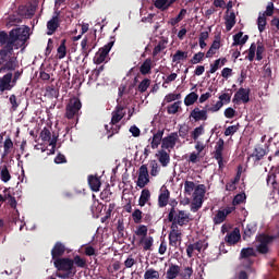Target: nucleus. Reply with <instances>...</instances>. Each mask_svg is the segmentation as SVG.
Instances as JSON below:
<instances>
[{"instance_id": "nucleus-3", "label": "nucleus", "mask_w": 279, "mask_h": 279, "mask_svg": "<svg viewBox=\"0 0 279 279\" xmlns=\"http://www.w3.org/2000/svg\"><path fill=\"white\" fill-rule=\"evenodd\" d=\"M53 266L56 267L57 271H64V274L58 272V278L66 279L73 276V259L69 257H60L54 259Z\"/></svg>"}, {"instance_id": "nucleus-43", "label": "nucleus", "mask_w": 279, "mask_h": 279, "mask_svg": "<svg viewBox=\"0 0 279 279\" xmlns=\"http://www.w3.org/2000/svg\"><path fill=\"white\" fill-rule=\"evenodd\" d=\"M151 86V80L149 78H144L137 86L138 93H146L147 88Z\"/></svg>"}, {"instance_id": "nucleus-28", "label": "nucleus", "mask_w": 279, "mask_h": 279, "mask_svg": "<svg viewBox=\"0 0 279 279\" xmlns=\"http://www.w3.org/2000/svg\"><path fill=\"white\" fill-rule=\"evenodd\" d=\"M0 180L2 182H10V180H12V174H10V170L7 165L0 166Z\"/></svg>"}, {"instance_id": "nucleus-37", "label": "nucleus", "mask_w": 279, "mask_h": 279, "mask_svg": "<svg viewBox=\"0 0 279 279\" xmlns=\"http://www.w3.org/2000/svg\"><path fill=\"white\" fill-rule=\"evenodd\" d=\"M204 204V198L199 196H194L193 202L191 204V210L192 213H197L199 208H202V205Z\"/></svg>"}, {"instance_id": "nucleus-2", "label": "nucleus", "mask_w": 279, "mask_h": 279, "mask_svg": "<svg viewBox=\"0 0 279 279\" xmlns=\"http://www.w3.org/2000/svg\"><path fill=\"white\" fill-rule=\"evenodd\" d=\"M12 32H14L15 36H17L14 41V47L15 49H21V47H24L25 43H27L29 38L27 32L23 28H13L10 31L9 35L3 31L0 32V47H5V45L10 43V39L12 38Z\"/></svg>"}, {"instance_id": "nucleus-15", "label": "nucleus", "mask_w": 279, "mask_h": 279, "mask_svg": "<svg viewBox=\"0 0 279 279\" xmlns=\"http://www.w3.org/2000/svg\"><path fill=\"white\" fill-rule=\"evenodd\" d=\"M40 138H41V141H44V143H49V145L52 147L51 154H54L56 145H58V137L51 138V131H49V129L45 128L40 132Z\"/></svg>"}, {"instance_id": "nucleus-39", "label": "nucleus", "mask_w": 279, "mask_h": 279, "mask_svg": "<svg viewBox=\"0 0 279 279\" xmlns=\"http://www.w3.org/2000/svg\"><path fill=\"white\" fill-rule=\"evenodd\" d=\"M144 279H160V271L154 268H146Z\"/></svg>"}, {"instance_id": "nucleus-10", "label": "nucleus", "mask_w": 279, "mask_h": 279, "mask_svg": "<svg viewBox=\"0 0 279 279\" xmlns=\"http://www.w3.org/2000/svg\"><path fill=\"white\" fill-rule=\"evenodd\" d=\"M208 108L201 109L199 107H195L190 112V119H193L195 123L199 121H208Z\"/></svg>"}, {"instance_id": "nucleus-20", "label": "nucleus", "mask_w": 279, "mask_h": 279, "mask_svg": "<svg viewBox=\"0 0 279 279\" xmlns=\"http://www.w3.org/2000/svg\"><path fill=\"white\" fill-rule=\"evenodd\" d=\"M169 197H171V192H169L167 189L161 190L158 196L159 208H165L169 204Z\"/></svg>"}, {"instance_id": "nucleus-33", "label": "nucleus", "mask_w": 279, "mask_h": 279, "mask_svg": "<svg viewBox=\"0 0 279 279\" xmlns=\"http://www.w3.org/2000/svg\"><path fill=\"white\" fill-rule=\"evenodd\" d=\"M151 197V192H149L148 189H144L141 193L140 199H138V206H145L147 202H149Z\"/></svg>"}, {"instance_id": "nucleus-45", "label": "nucleus", "mask_w": 279, "mask_h": 279, "mask_svg": "<svg viewBox=\"0 0 279 279\" xmlns=\"http://www.w3.org/2000/svg\"><path fill=\"white\" fill-rule=\"evenodd\" d=\"M59 53V60L66 57V39L61 40V45L57 49Z\"/></svg>"}, {"instance_id": "nucleus-36", "label": "nucleus", "mask_w": 279, "mask_h": 279, "mask_svg": "<svg viewBox=\"0 0 279 279\" xmlns=\"http://www.w3.org/2000/svg\"><path fill=\"white\" fill-rule=\"evenodd\" d=\"M81 51H82V56H84V58H87L88 56H90V51H93V48H88V37H85L81 41Z\"/></svg>"}, {"instance_id": "nucleus-30", "label": "nucleus", "mask_w": 279, "mask_h": 279, "mask_svg": "<svg viewBox=\"0 0 279 279\" xmlns=\"http://www.w3.org/2000/svg\"><path fill=\"white\" fill-rule=\"evenodd\" d=\"M226 29L227 32H230L234 25H236V14L234 12H231L227 17H226Z\"/></svg>"}, {"instance_id": "nucleus-12", "label": "nucleus", "mask_w": 279, "mask_h": 279, "mask_svg": "<svg viewBox=\"0 0 279 279\" xmlns=\"http://www.w3.org/2000/svg\"><path fill=\"white\" fill-rule=\"evenodd\" d=\"M14 86L16 85L12 81V72H8L0 77V95H3L5 90H12Z\"/></svg>"}, {"instance_id": "nucleus-52", "label": "nucleus", "mask_w": 279, "mask_h": 279, "mask_svg": "<svg viewBox=\"0 0 279 279\" xmlns=\"http://www.w3.org/2000/svg\"><path fill=\"white\" fill-rule=\"evenodd\" d=\"M239 128H241V125L239 123L236 125L228 126L225 130V136H234V134H236V132H239Z\"/></svg>"}, {"instance_id": "nucleus-25", "label": "nucleus", "mask_w": 279, "mask_h": 279, "mask_svg": "<svg viewBox=\"0 0 279 279\" xmlns=\"http://www.w3.org/2000/svg\"><path fill=\"white\" fill-rule=\"evenodd\" d=\"M256 230H258V227L256 226V223L251 222L246 225V228L244 229V233H243L244 241L246 239H251L252 236H254V234H256Z\"/></svg>"}, {"instance_id": "nucleus-53", "label": "nucleus", "mask_w": 279, "mask_h": 279, "mask_svg": "<svg viewBox=\"0 0 279 279\" xmlns=\"http://www.w3.org/2000/svg\"><path fill=\"white\" fill-rule=\"evenodd\" d=\"M179 276L182 278V279H191V276H193V267H185L183 269V271H180L179 272Z\"/></svg>"}, {"instance_id": "nucleus-19", "label": "nucleus", "mask_w": 279, "mask_h": 279, "mask_svg": "<svg viewBox=\"0 0 279 279\" xmlns=\"http://www.w3.org/2000/svg\"><path fill=\"white\" fill-rule=\"evenodd\" d=\"M162 136H165V130H158L156 133H154L150 142L151 149H158L160 143L162 145Z\"/></svg>"}, {"instance_id": "nucleus-29", "label": "nucleus", "mask_w": 279, "mask_h": 279, "mask_svg": "<svg viewBox=\"0 0 279 279\" xmlns=\"http://www.w3.org/2000/svg\"><path fill=\"white\" fill-rule=\"evenodd\" d=\"M140 244L143 245L144 252H149L151 251V247L154 245V238L153 236L141 238Z\"/></svg>"}, {"instance_id": "nucleus-56", "label": "nucleus", "mask_w": 279, "mask_h": 279, "mask_svg": "<svg viewBox=\"0 0 279 279\" xmlns=\"http://www.w3.org/2000/svg\"><path fill=\"white\" fill-rule=\"evenodd\" d=\"M135 234L136 236H142V239H145L147 236V226H138L137 230L135 231Z\"/></svg>"}, {"instance_id": "nucleus-48", "label": "nucleus", "mask_w": 279, "mask_h": 279, "mask_svg": "<svg viewBox=\"0 0 279 279\" xmlns=\"http://www.w3.org/2000/svg\"><path fill=\"white\" fill-rule=\"evenodd\" d=\"M168 3H169V0H156L155 8H157V10H161V12H165L169 10Z\"/></svg>"}, {"instance_id": "nucleus-50", "label": "nucleus", "mask_w": 279, "mask_h": 279, "mask_svg": "<svg viewBox=\"0 0 279 279\" xmlns=\"http://www.w3.org/2000/svg\"><path fill=\"white\" fill-rule=\"evenodd\" d=\"M193 191H195V182L185 181L184 182V194L185 195H192Z\"/></svg>"}, {"instance_id": "nucleus-6", "label": "nucleus", "mask_w": 279, "mask_h": 279, "mask_svg": "<svg viewBox=\"0 0 279 279\" xmlns=\"http://www.w3.org/2000/svg\"><path fill=\"white\" fill-rule=\"evenodd\" d=\"M80 110H82V101L80 98L70 99L69 104L65 107V119H75L77 114H80Z\"/></svg>"}, {"instance_id": "nucleus-31", "label": "nucleus", "mask_w": 279, "mask_h": 279, "mask_svg": "<svg viewBox=\"0 0 279 279\" xmlns=\"http://www.w3.org/2000/svg\"><path fill=\"white\" fill-rule=\"evenodd\" d=\"M256 241L257 243H259V245L269 246V243L274 242V236L260 233L259 235L256 236Z\"/></svg>"}, {"instance_id": "nucleus-49", "label": "nucleus", "mask_w": 279, "mask_h": 279, "mask_svg": "<svg viewBox=\"0 0 279 279\" xmlns=\"http://www.w3.org/2000/svg\"><path fill=\"white\" fill-rule=\"evenodd\" d=\"M180 104H182V101H175L172 105L168 106L167 107L168 114H178L180 110Z\"/></svg>"}, {"instance_id": "nucleus-14", "label": "nucleus", "mask_w": 279, "mask_h": 279, "mask_svg": "<svg viewBox=\"0 0 279 279\" xmlns=\"http://www.w3.org/2000/svg\"><path fill=\"white\" fill-rule=\"evenodd\" d=\"M178 132L170 133L168 136L162 138L161 149H173L178 143Z\"/></svg>"}, {"instance_id": "nucleus-57", "label": "nucleus", "mask_w": 279, "mask_h": 279, "mask_svg": "<svg viewBox=\"0 0 279 279\" xmlns=\"http://www.w3.org/2000/svg\"><path fill=\"white\" fill-rule=\"evenodd\" d=\"M204 56H206L204 52H197L193 56L191 59V64H199L204 60Z\"/></svg>"}, {"instance_id": "nucleus-5", "label": "nucleus", "mask_w": 279, "mask_h": 279, "mask_svg": "<svg viewBox=\"0 0 279 279\" xmlns=\"http://www.w3.org/2000/svg\"><path fill=\"white\" fill-rule=\"evenodd\" d=\"M112 47H114V37H110V41L104 47L99 48L94 57V64H104V61L106 58H108Z\"/></svg>"}, {"instance_id": "nucleus-23", "label": "nucleus", "mask_w": 279, "mask_h": 279, "mask_svg": "<svg viewBox=\"0 0 279 279\" xmlns=\"http://www.w3.org/2000/svg\"><path fill=\"white\" fill-rule=\"evenodd\" d=\"M247 40H250V36L248 35L243 36V32H239L238 34L233 35L232 47H239V45L243 47V45H245Z\"/></svg>"}, {"instance_id": "nucleus-18", "label": "nucleus", "mask_w": 279, "mask_h": 279, "mask_svg": "<svg viewBox=\"0 0 279 279\" xmlns=\"http://www.w3.org/2000/svg\"><path fill=\"white\" fill-rule=\"evenodd\" d=\"M225 241L229 245H236V243L241 241V232L239 229H234L231 233L227 234Z\"/></svg>"}, {"instance_id": "nucleus-64", "label": "nucleus", "mask_w": 279, "mask_h": 279, "mask_svg": "<svg viewBox=\"0 0 279 279\" xmlns=\"http://www.w3.org/2000/svg\"><path fill=\"white\" fill-rule=\"evenodd\" d=\"M270 25H271L274 32H279V19L278 17H274L270 22Z\"/></svg>"}, {"instance_id": "nucleus-51", "label": "nucleus", "mask_w": 279, "mask_h": 279, "mask_svg": "<svg viewBox=\"0 0 279 279\" xmlns=\"http://www.w3.org/2000/svg\"><path fill=\"white\" fill-rule=\"evenodd\" d=\"M205 195H206V185H204V184H198V185L195 187L194 197H195V196H198V197L204 198Z\"/></svg>"}, {"instance_id": "nucleus-4", "label": "nucleus", "mask_w": 279, "mask_h": 279, "mask_svg": "<svg viewBox=\"0 0 279 279\" xmlns=\"http://www.w3.org/2000/svg\"><path fill=\"white\" fill-rule=\"evenodd\" d=\"M168 221L171 223L170 228L180 229L178 226L182 228L189 223V214H186L185 210L170 208L168 214Z\"/></svg>"}, {"instance_id": "nucleus-61", "label": "nucleus", "mask_w": 279, "mask_h": 279, "mask_svg": "<svg viewBox=\"0 0 279 279\" xmlns=\"http://www.w3.org/2000/svg\"><path fill=\"white\" fill-rule=\"evenodd\" d=\"M255 51L256 60H263V53H265V46L263 44H258Z\"/></svg>"}, {"instance_id": "nucleus-46", "label": "nucleus", "mask_w": 279, "mask_h": 279, "mask_svg": "<svg viewBox=\"0 0 279 279\" xmlns=\"http://www.w3.org/2000/svg\"><path fill=\"white\" fill-rule=\"evenodd\" d=\"M257 27L260 34L265 31V27H267V17L265 15H259L257 19Z\"/></svg>"}, {"instance_id": "nucleus-13", "label": "nucleus", "mask_w": 279, "mask_h": 279, "mask_svg": "<svg viewBox=\"0 0 279 279\" xmlns=\"http://www.w3.org/2000/svg\"><path fill=\"white\" fill-rule=\"evenodd\" d=\"M250 93L251 90L247 88H239V90L234 94L233 97V104H239L242 101V104H250Z\"/></svg>"}, {"instance_id": "nucleus-9", "label": "nucleus", "mask_w": 279, "mask_h": 279, "mask_svg": "<svg viewBox=\"0 0 279 279\" xmlns=\"http://www.w3.org/2000/svg\"><path fill=\"white\" fill-rule=\"evenodd\" d=\"M225 145H226V142L223 141V138H219L215 146L214 158L215 160H217L219 169H222L223 167Z\"/></svg>"}, {"instance_id": "nucleus-41", "label": "nucleus", "mask_w": 279, "mask_h": 279, "mask_svg": "<svg viewBox=\"0 0 279 279\" xmlns=\"http://www.w3.org/2000/svg\"><path fill=\"white\" fill-rule=\"evenodd\" d=\"M228 217L226 216L223 210H218L217 214L215 215L213 221L215 226H220V223H223Z\"/></svg>"}, {"instance_id": "nucleus-55", "label": "nucleus", "mask_w": 279, "mask_h": 279, "mask_svg": "<svg viewBox=\"0 0 279 279\" xmlns=\"http://www.w3.org/2000/svg\"><path fill=\"white\" fill-rule=\"evenodd\" d=\"M132 219L134 223H141V221H143V211H141V209H135L132 214Z\"/></svg>"}, {"instance_id": "nucleus-32", "label": "nucleus", "mask_w": 279, "mask_h": 279, "mask_svg": "<svg viewBox=\"0 0 279 279\" xmlns=\"http://www.w3.org/2000/svg\"><path fill=\"white\" fill-rule=\"evenodd\" d=\"M140 72L142 75H149L151 73V59H146L140 66Z\"/></svg>"}, {"instance_id": "nucleus-24", "label": "nucleus", "mask_w": 279, "mask_h": 279, "mask_svg": "<svg viewBox=\"0 0 279 279\" xmlns=\"http://www.w3.org/2000/svg\"><path fill=\"white\" fill-rule=\"evenodd\" d=\"M180 276V266L171 264L166 272V279H175Z\"/></svg>"}, {"instance_id": "nucleus-16", "label": "nucleus", "mask_w": 279, "mask_h": 279, "mask_svg": "<svg viewBox=\"0 0 279 279\" xmlns=\"http://www.w3.org/2000/svg\"><path fill=\"white\" fill-rule=\"evenodd\" d=\"M64 252H66V246L62 242H56L54 246L51 250L52 260H57V258H62V256H64Z\"/></svg>"}, {"instance_id": "nucleus-42", "label": "nucleus", "mask_w": 279, "mask_h": 279, "mask_svg": "<svg viewBox=\"0 0 279 279\" xmlns=\"http://www.w3.org/2000/svg\"><path fill=\"white\" fill-rule=\"evenodd\" d=\"M147 184H149V175L138 174L136 186L140 189H145Z\"/></svg>"}, {"instance_id": "nucleus-38", "label": "nucleus", "mask_w": 279, "mask_h": 279, "mask_svg": "<svg viewBox=\"0 0 279 279\" xmlns=\"http://www.w3.org/2000/svg\"><path fill=\"white\" fill-rule=\"evenodd\" d=\"M198 99H199V95H197V93H195V92H192L185 96L184 105L193 106V104H195V101H197Z\"/></svg>"}, {"instance_id": "nucleus-21", "label": "nucleus", "mask_w": 279, "mask_h": 279, "mask_svg": "<svg viewBox=\"0 0 279 279\" xmlns=\"http://www.w3.org/2000/svg\"><path fill=\"white\" fill-rule=\"evenodd\" d=\"M265 156H267V150L260 146H256L250 158H254V162H260Z\"/></svg>"}, {"instance_id": "nucleus-59", "label": "nucleus", "mask_w": 279, "mask_h": 279, "mask_svg": "<svg viewBox=\"0 0 279 279\" xmlns=\"http://www.w3.org/2000/svg\"><path fill=\"white\" fill-rule=\"evenodd\" d=\"M4 154L8 155L10 154V149H12V147H14V143L12 142V138L8 137L4 141Z\"/></svg>"}, {"instance_id": "nucleus-27", "label": "nucleus", "mask_w": 279, "mask_h": 279, "mask_svg": "<svg viewBox=\"0 0 279 279\" xmlns=\"http://www.w3.org/2000/svg\"><path fill=\"white\" fill-rule=\"evenodd\" d=\"M105 130L107 132V138L110 140L114 136V134H119V132L121 131V125L111 124V128H110L108 124H106Z\"/></svg>"}, {"instance_id": "nucleus-35", "label": "nucleus", "mask_w": 279, "mask_h": 279, "mask_svg": "<svg viewBox=\"0 0 279 279\" xmlns=\"http://www.w3.org/2000/svg\"><path fill=\"white\" fill-rule=\"evenodd\" d=\"M189 58L187 51L177 50L172 57V62L180 63L182 60H186Z\"/></svg>"}, {"instance_id": "nucleus-62", "label": "nucleus", "mask_w": 279, "mask_h": 279, "mask_svg": "<svg viewBox=\"0 0 279 279\" xmlns=\"http://www.w3.org/2000/svg\"><path fill=\"white\" fill-rule=\"evenodd\" d=\"M159 171L160 170L158 168V162H156V160L150 161V175L156 178V175H158Z\"/></svg>"}, {"instance_id": "nucleus-1", "label": "nucleus", "mask_w": 279, "mask_h": 279, "mask_svg": "<svg viewBox=\"0 0 279 279\" xmlns=\"http://www.w3.org/2000/svg\"><path fill=\"white\" fill-rule=\"evenodd\" d=\"M15 34V32H12L10 41L0 49V73H5V71H16V68L19 66V61L16 60V57H14V49H16L14 43L17 38Z\"/></svg>"}, {"instance_id": "nucleus-44", "label": "nucleus", "mask_w": 279, "mask_h": 279, "mask_svg": "<svg viewBox=\"0 0 279 279\" xmlns=\"http://www.w3.org/2000/svg\"><path fill=\"white\" fill-rule=\"evenodd\" d=\"M205 124H201L199 126L194 129V132H192L191 136L193 141H197L205 132L204 130Z\"/></svg>"}, {"instance_id": "nucleus-7", "label": "nucleus", "mask_w": 279, "mask_h": 279, "mask_svg": "<svg viewBox=\"0 0 279 279\" xmlns=\"http://www.w3.org/2000/svg\"><path fill=\"white\" fill-rule=\"evenodd\" d=\"M256 250L254 247H244L240 252V260H246L244 264L245 269H250L252 265H254V260L252 258H256Z\"/></svg>"}, {"instance_id": "nucleus-54", "label": "nucleus", "mask_w": 279, "mask_h": 279, "mask_svg": "<svg viewBox=\"0 0 279 279\" xmlns=\"http://www.w3.org/2000/svg\"><path fill=\"white\" fill-rule=\"evenodd\" d=\"M246 198L247 196H245V193L236 194L232 201V205L239 206V204H243V202H245Z\"/></svg>"}, {"instance_id": "nucleus-8", "label": "nucleus", "mask_w": 279, "mask_h": 279, "mask_svg": "<svg viewBox=\"0 0 279 279\" xmlns=\"http://www.w3.org/2000/svg\"><path fill=\"white\" fill-rule=\"evenodd\" d=\"M168 239L170 247L178 250V245H182V231H180V229L170 228Z\"/></svg>"}, {"instance_id": "nucleus-40", "label": "nucleus", "mask_w": 279, "mask_h": 279, "mask_svg": "<svg viewBox=\"0 0 279 279\" xmlns=\"http://www.w3.org/2000/svg\"><path fill=\"white\" fill-rule=\"evenodd\" d=\"M72 262H73V269H75V266L80 267L81 269H84L86 267V258L80 255H75Z\"/></svg>"}, {"instance_id": "nucleus-63", "label": "nucleus", "mask_w": 279, "mask_h": 279, "mask_svg": "<svg viewBox=\"0 0 279 279\" xmlns=\"http://www.w3.org/2000/svg\"><path fill=\"white\" fill-rule=\"evenodd\" d=\"M112 197V192H110V190H104L100 193V199H102L104 202H110Z\"/></svg>"}, {"instance_id": "nucleus-58", "label": "nucleus", "mask_w": 279, "mask_h": 279, "mask_svg": "<svg viewBox=\"0 0 279 279\" xmlns=\"http://www.w3.org/2000/svg\"><path fill=\"white\" fill-rule=\"evenodd\" d=\"M254 58H256V44L253 43L248 49L247 60L254 62Z\"/></svg>"}, {"instance_id": "nucleus-34", "label": "nucleus", "mask_w": 279, "mask_h": 279, "mask_svg": "<svg viewBox=\"0 0 279 279\" xmlns=\"http://www.w3.org/2000/svg\"><path fill=\"white\" fill-rule=\"evenodd\" d=\"M168 43H169V40H167L165 38L160 39L159 43L157 44V46L153 50V57L156 58V56H158V53H160V51H165V49H167Z\"/></svg>"}, {"instance_id": "nucleus-47", "label": "nucleus", "mask_w": 279, "mask_h": 279, "mask_svg": "<svg viewBox=\"0 0 279 279\" xmlns=\"http://www.w3.org/2000/svg\"><path fill=\"white\" fill-rule=\"evenodd\" d=\"M9 104H11V110H13V112H16V110H19V106H21V102H19V99L14 94L9 97Z\"/></svg>"}, {"instance_id": "nucleus-60", "label": "nucleus", "mask_w": 279, "mask_h": 279, "mask_svg": "<svg viewBox=\"0 0 279 279\" xmlns=\"http://www.w3.org/2000/svg\"><path fill=\"white\" fill-rule=\"evenodd\" d=\"M225 117L226 119H234L236 117V110H234L232 107H228L225 110Z\"/></svg>"}, {"instance_id": "nucleus-22", "label": "nucleus", "mask_w": 279, "mask_h": 279, "mask_svg": "<svg viewBox=\"0 0 279 279\" xmlns=\"http://www.w3.org/2000/svg\"><path fill=\"white\" fill-rule=\"evenodd\" d=\"M158 161L160 162L161 167H169V162H171V156L167 150L160 149L157 153Z\"/></svg>"}, {"instance_id": "nucleus-26", "label": "nucleus", "mask_w": 279, "mask_h": 279, "mask_svg": "<svg viewBox=\"0 0 279 279\" xmlns=\"http://www.w3.org/2000/svg\"><path fill=\"white\" fill-rule=\"evenodd\" d=\"M88 184L92 189V191H94L95 193H97L99 191V189H101V181L99 180V178L90 174L88 177Z\"/></svg>"}, {"instance_id": "nucleus-11", "label": "nucleus", "mask_w": 279, "mask_h": 279, "mask_svg": "<svg viewBox=\"0 0 279 279\" xmlns=\"http://www.w3.org/2000/svg\"><path fill=\"white\" fill-rule=\"evenodd\" d=\"M60 27V11H56L54 15L47 22V35L53 36Z\"/></svg>"}, {"instance_id": "nucleus-17", "label": "nucleus", "mask_w": 279, "mask_h": 279, "mask_svg": "<svg viewBox=\"0 0 279 279\" xmlns=\"http://www.w3.org/2000/svg\"><path fill=\"white\" fill-rule=\"evenodd\" d=\"M17 13L20 16H25V19H32V16L36 14V8H34L33 5L21 4L17 8Z\"/></svg>"}]
</instances>
